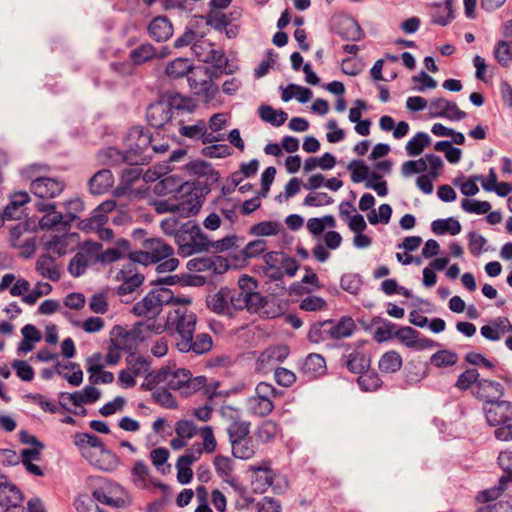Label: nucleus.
Wrapping results in <instances>:
<instances>
[{
  "label": "nucleus",
  "mask_w": 512,
  "mask_h": 512,
  "mask_svg": "<svg viewBox=\"0 0 512 512\" xmlns=\"http://www.w3.org/2000/svg\"><path fill=\"white\" fill-rule=\"evenodd\" d=\"M461 206L464 211L478 215L486 214L491 209V205L488 201H478L467 198L462 200Z\"/></svg>",
  "instance_id": "nucleus-59"
},
{
  "label": "nucleus",
  "mask_w": 512,
  "mask_h": 512,
  "mask_svg": "<svg viewBox=\"0 0 512 512\" xmlns=\"http://www.w3.org/2000/svg\"><path fill=\"white\" fill-rule=\"evenodd\" d=\"M101 356L96 355L95 358L88 361L87 371L89 373V381L92 385L110 384L114 381L113 373L105 371L103 365L95 360H100Z\"/></svg>",
  "instance_id": "nucleus-28"
},
{
  "label": "nucleus",
  "mask_w": 512,
  "mask_h": 512,
  "mask_svg": "<svg viewBox=\"0 0 512 512\" xmlns=\"http://www.w3.org/2000/svg\"><path fill=\"white\" fill-rule=\"evenodd\" d=\"M290 353L287 345L279 344L267 347L260 353L255 363V370L258 373L267 374L276 369V366L284 361Z\"/></svg>",
  "instance_id": "nucleus-12"
},
{
  "label": "nucleus",
  "mask_w": 512,
  "mask_h": 512,
  "mask_svg": "<svg viewBox=\"0 0 512 512\" xmlns=\"http://www.w3.org/2000/svg\"><path fill=\"white\" fill-rule=\"evenodd\" d=\"M168 55L167 48H164L159 55H157L155 48L151 44H142L130 53L132 62L136 65L143 64L155 57L163 58Z\"/></svg>",
  "instance_id": "nucleus-32"
},
{
  "label": "nucleus",
  "mask_w": 512,
  "mask_h": 512,
  "mask_svg": "<svg viewBox=\"0 0 512 512\" xmlns=\"http://www.w3.org/2000/svg\"><path fill=\"white\" fill-rule=\"evenodd\" d=\"M171 107L172 110H176L178 112L185 111L191 113L195 110L196 104L193 99L188 97H183L179 94H176L170 98V102L167 103Z\"/></svg>",
  "instance_id": "nucleus-55"
},
{
  "label": "nucleus",
  "mask_w": 512,
  "mask_h": 512,
  "mask_svg": "<svg viewBox=\"0 0 512 512\" xmlns=\"http://www.w3.org/2000/svg\"><path fill=\"white\" fill-rule=\"evenodd\" d=\"M259 117L267 123H270L274 126L283 125L288 115L283 110H276L270 105H261L258 109Z\"/></svg>",
  "instance_id": "nucleus-40"
},
{
  "label": "nucleus",
  "mask_w": 512,
  "mask_h": 512,
  "mask_svg": "<svg viewBox=\"0 0 512 512\" xmlns=\"http://www.w3.org/2000/svg\"><path fill=\"white\" fill-rule=\"evenodd\" d=\"M163 380L166 382L168 388L172 390L185 389L186 392L197 391L206 384V378L196 377L192 378L191 373L187 369H163L160 372Z\"/></svg>",
  "instance_id": "nucleus-10"
},
{
  "label": "nucleus",
  "mask_w": 512,
  "mask_h": 512,
  "mask_svg": "<svg viewBox=\"0 0 512 512\" xmlns=\"http://www.w3.org/2000/svg\"><path fill=\"white\" fill-rule=\"evenodd\" d=\"M115 207L116 204L114 201L103 202L95 210L94 215L91 218L81 221V229L88 232L94 230L95 227H100L104 225L108 220L107 213L113 211Z\"/></svg>",
  "instance_id": "nucleus-27"
},
{
  "label": "nucleus",
  "mask_w": 512,
  "mask_h": 512,
  "mask_svg": "<svg viewBox=\"0 0 512 512\" xmlns=\"http://www.w3.org/2000/svg\"><path fill=\"white\" fill-rule=\"evenodd\" d=\"M502 386L500 383L482 379L474 386L473 394L475 397L486 400L489 404L502 395Z\"/></svg>",
  "instance_id": "nucleus-26"
},
{
  "label": "nucleus",
  "mask_w": 512,
  "mask_h": 512,
  "mask_svg": "<svg viewBox=\"0 0 512 512\" xmlns=\"http://www.w3.org/2000/svg\"><path fill=\"white\" fill-rule=\"evenodd\" d=\"M75 238V234L53 236L50 240L46 242L45 246L46 249L51 253L56 254L58 256H62L68 251L69 245L72 242H74Z\"/></svg>",
  "instance_id": "nucleus-39"
},
{
  "label": "nucleus",
  "mask_w": 512,
  "mask_h": 512,
  "mask_svg": "<svg viewBox=\"0 0 512 512\" xmlns=\"http://www.w3.org/2000/svg\"><path fill=\"white\" fill-rule=\"evenodd\" d=\"M191 49L197 59L204 63L218 62L223 56L221 51L214 49L213 44L203 37L197 39Z\"/></svg>",
  "instance_id": "nucleus-24"
},
{
  "label": "nucleus",
  "mask_w": 512,
  "mask_h": 512,
  "mask_svg": "<svg viewBox=\"0 0 512 512\" xmlns=\"http://www.w3.org/2000/svg\"><path fill=\"white\" fill-rule=\"evenodd\" d=\"M302 371L309 377L324 374L326 371V362L324 357L316 353L309 354L303 363Z\"/></svg>",
  "instance_id": "nucleus-36"
},
{
  "label": "nucleus",
  "mask_w": 512,
  "mask_h": 512,
  "mask_svg": "<svg viewBox=\"0 0 512 512\" xmlns=\"http://www.w3.org/2000/svg\"><path fill=\"white\" fill-rule=\"evenodd\" d=\"M23 499L22 492L5 476H0V506L8 509L12 505L22 504Z\"/></svg>",
  "instance_id": "nucleus-23"
},
{
  "label": "nucleus",
  "mask_w": 512,
  "mask_h": 512,
  "mask_svg": "<svg viewBox=\"0 0 512 512\" xmlns=\"http://www.w3.org/2000/svg\"><path fill=\"white\" fill-rule=\"evenodd\" d=\"M494 56L501 66L508 67L512 61V50L508 42L499 41L494 50Z\"/></svg>",
  "instance_id": "nucleus-58"
},
{
  "label": "nucleus",
  "mask_w": 512,
  "mask_h": 512,
  "mask_svg": "<svg viewBox=\"0 0 512 512\" xmlns=\"http://www.w3.org/2000/svg\"><path fill=\"white\" fill-rule=\"evenodd\" d=\"M281 396L272 384L260 382L255 388V395L247 399V409L250 414L265 417L274 410V400Z\"/></svg>",
  "instance_id": "nucleus-9"
},
{
  "label": "nucleus",
  "mask_w": 512,
  "mask_h": 512,
  "mask_svg": "<svg viewBox=\"0 0 512 512\" xmlns=\"http://www.w3.org/2000/svg\"><path fill=\"white\" fill-rule=\"evenodd\" d=\"M479 381V372L477 369L470 368L465 370L460 376L458 377L455 387L461 391H466L470 388H474L475 385H477V382Z\"/></svg>",
  "instance_id": "nucleus-53"
},
{
  "label": "nucleus",
  "mask_w": 512,
  "mask_h": 512,
  "mask_svg": "<svg viewBox=\"0 0 512 512\" xmlns=\"http://www.w3.org/2000/svg\"><path fill=\"white\" fill-rule=\"evenodd\" d=\"M115 279L121 282L117 293L123 296L134 292L140 287L144 281V276L137 272L136 262L130 260L117 272Z\"/></svg>",
  "instance_id": "nucleus-14"
},
{
  "label": "nucleus",
  "mask_w": 512,
  "mask_h": 512,
  "mask_svg": "<svg viewBox=\"0 0 512 512\" xmlns=\"http://www.w3.org/2000/svg\"><path fill=\"white\" fill-rule=\"evenodd\" d=\"M250 426L251 423L248 421H233L228 428L230 442L250 437Z\"/></svg>",
  "instance_id": "nucleus-52"
},
{
  "label": "nucleus",
  "mask_w": 512,
  "mask_h": 512,
  "mask_svg": "<svg viewBox=\"0 0 512 512\" xmlns=\"http://www.w3.org/2000/svg\"><path fill=\"white\" fill-rule=\"evenodd\" d=\"M58 373L74 386H79L83 381V372L75 363L58 365Z\"/></svg>",
  "instance_id": "nucleus-46"
},
{
  "label": "nucleus",
  "mask_w": 512,
  "mask_h": 512,
  "mask_svg": "<svg viewBox=\"0 0 512 512\" xmlns=\"http://www.w3.org/2000/svg\"><path fill=\"white\" fill-rule=\"evenodd\" d=\"M232 454L234 457L247 460L251 459L255 455V445L252 437L239 439L231 443Z\"/></svg>",
  "instance_id": "nucleus-41"
},
{
  "label": "nucleus",
  "mask_w": 512,
  "mask_h": 512,
  "mask_svg": "<svg viewBox=\"0 0 512 512\" xmlns=\"http://www.w3.org/2000/svg\"><path fill=\"white\" fill-rule=\"evenodd\" d=\"M29 195L26 192H17L11 196L10 203L5 208L7 220L19 219L22 214L21 208L28 203Z\"/></svg>",
  "instance_id": "nucleus-38"
},
{
  "label": "nucleus",
  "mask_w": 512,
  "mask_h": 512,
  "mask_svg": "<svg viewBox=\"0 0 512 512\" xmlns=\"http://www.w3.org/2000/svg\"><path fill=\"white\" fill-rule=\"evenodd\" d=\"M348 170L351 172V180L354 183L363 182L369 176V167L360 160L351 161Z\"/></svg>",
  "instance_id": "nucleus-56"
},
{
  "label": "nucleus",
  "mask_w": 512,
  "mask_h": 512,
  "mask_svg": "<svg viewBox=\"0 0 512 512\" xmlns=\"http://www.w3.org/2000/svg\"><path fill=\"white\" fill-rule=\"evenodd\" d=\"M35 270L41 277L53 282H57L61 278V271L55 258L47 254L38 257L35 263Z\"/></svg>",
  "instance_id": "nucleus-25"
},
{
  "label": "nucleus",
  "mask_w": 512,
  "mask_h": 512,
  "mask_svg": "<svg viewBox=\"0 0 512 512\" xmlns=\"http://www.w3.org/2000/svg\"><path fill=\"white\" fill-rule=\"evenodd\" d=\"M429 116L432 118L445 117L453 121L462 120L466 113L455 102L445 98L433 99L428 105Z\"/></svg>",
  "instance_id": "nucleus-16"
},
{
  "label": "nucleus",
  "mask_w": 512,
  "mask_h": 512,
  "mask_svg": "<svg viewBox=\"0 0 512 512\" xmlns=\"http://www.w3.org/2000/svg\"><path fill=\"white\" fill-rule=\"evenodd\" d=\"M203 453L198 446H191L186 448L185 453L177 459V480L181 484H187L192 480L193 471L191 465L198 461Z\"/></svg>",
  "instance_id": "nucleus-17"
},
{
  "label": "nucleus",
  "mask_w": 512,
  "mask_h": 512,
  "mask_svg": "<svg viewBox=\"0 0 512 512\" xmlns=\"http://www.w3.org/2000/svg\"><path fill=\"white\" fill-rule=\"evenodd\" d=\"M402 365L403 359L400 353L395 350H389L380 357L378 368L383 374H392L399 371Z\"/></svg>",
  "instance_id": "nucleus-31"
},
{
  "label": "nucleus",
  "mask_w": 512,
  "mask_h": 512,
  "mask_svg": "<svg viewBox=\"0 0 512 512\" xmlns=\"http://www.w3.org/2000/svg\"><path fill=\"white\" fill-rule=\"evenodd\" d=\"M118 489H119L118 486H108L106 488L102 487V488L95 490L94 496L101 503H104V504H107L110 506H114V507H119V506H121V504H123V502H124L123 499L121 497L111 495L113 491H116Z\"/></svg>",
  "instance_id": "nucleus-51"
},
{
  "label": "nucleus",
  "mask_w": 512,
  "mask_h": 512,
  "mask_svg": "<svg viewBox=\"0 0 512 512\" xmlns=\"http://www.w3.org/2000/svg\"><path fill=\"white\" fill-rule=\"evenodd\" d=\"M346 367L349 371L362 375L370 367V357L362 351L355 350L346 356Z\"/></svg>",
  "instance_id": "nucleus-33"
},
{
  "label": "nucleus",
  "mask_w": 512,
  "mask_h": 512,
  "mask_svg": "<svg viewBox=\"0 0 512 512\" xmlns=\"http://www.w3.org/2000/svg\"><path fill=\"white\" fill-rule=\"evenodd\" d=\"M87 440L88 452L85 453V457H87L92 464L102 470H110L115 467L116 462L114 455L105 449L99 437L89 434V439Z\"/></svg>",
  "instance_id": "nucleus-11"
},
{
  "label": "nucleus",
  "mask_w": 512,
  "mask_h": 512,
  "mask_svg": "<svg viewBox=\"0 0 512 512\" xmlns=\"http://www.w3.org/2000/svg\"><path fill=\"white\" fill-rule=\"evenodd\" d=\"M173 253L172 246L161 239L151 238L143 242V250L130 254V260L146 266L164 260L158 265V272H172L179 265L178 259L172 257Z\"/></svg>",
  "instance_id": "nucleus-4"
},
{
  "label": "nucleus",
  "mask_w": 512,
  "mask_h": 512,
  "mask_svg": "<svg viewBox=\"0 0 512 512\" xmlns=\"http://www.w3.org/2000/svg\"><path fill=\"white\" fill-rule=\"evenodd\" d=\"M419 332L411 327H402L395 331L396 337L403 345L414 350L432 349L437 343L429 338H419Z\"/></svg>",
  "instance_id": "nucleus-18"
},
{
  "label": "nucleus",
  "mask_w": 512,
  "mask_h": 512,
  "mask_svg": "<svg viewBox=\"0 0 512 512\" xmlns=\"http://www.w3.org/2000/svg\"><path fill=\"white\" fill-rule=\"evenodd\" d=\"M193 334L194 333H191L186 339L179 340L177 342L176 345L179 351L188 352L192 350L197 354H203L210 351L213 345L211 336L209 334L202 333L197 335L195 340H193Z\"/></svg>",
  "instance_id": "nucleus-20"
},
{
  "label": "nucleus",
  "mask_w": 512,
  "mask_h": 512,
  "mask_svg": "<svg viewBox=\"0 0 512 512\" xmlns=\"http://www.w3.org/2000/svg\"><path fill=\"white\" fill-rule=\"evenodd\" d=\"M257 288L255 278L242 275L238 279L237 288L221 287L207 298V306L214 313L227 317H234L244 309L256 313L266 303Z\"/></svg>",
  "instance_id": "nucleus-1"
},
{
  "label": "nucleus",
  "mask_w": 512,
  "mask_h": 512,
  "mask_svg": "<svg viewBox=\"0 0 512 512\" xmlns=\"http://www.w3.org/2000/svg\"><path fill=\"white\" fill-rule=\"evenodd\" d=\"M202 70L194 71L192 63L187 58H177L169 62L165 68V74L171 79L182 78L188 74V81L191 88L194 89L195 94L204 95L207 98L213 97L217 91V87L212 83V80L205 74L206 78L202 82H197L194 76L201 73Z\"/></svg>",
  "instance_id": "nucleus-6"
},
{
  "label": "nucleus",
  "mask_w": 512,
  "mask_h": 512,
  "mask_svg": "<svg viewBox=\"0 0 512 512\" xmlns=\"http://www.w3.org/2000/svg\"><path fill=\"white\" fill-rule=\"evenodd\" d=\"M263 260L265 263L264 274L272 280H281V253L276 251L267 252L264 254Z\"/></svg>",
  "instance_id": "nucleus-34"
},
{
  "label": "nucleus",
  "mask_w": 512,
  "mask_h": 512,
  "mask_svg": "<svg viewBox=\"0 0 512 512\" xmlns=\"http://www.w3.org/2000/svg\"><path fill=\"white\" fill-rule=\"evenodd\" d=\"M267 250V241L264 239H256L246 244L240 252L244 260L256 258Z\"/></svg>",
  "instance_id": "nucleus-54"
},
{
  "label": "nucleus",
  "mask_w": 512,
  "mask_h": 512,
  "mask_svg": "<svg viewBox=\"0 0 512 512\" xmlns=\"http://www.w3.org/2000/svg\"><path fill=\"white\" fill-rule=\"evenodd\" d=\"M332 197L325 192H311L304 199V205L309 207H321L331 204Z\"/></svg>",
  "instance_id": "nucleus-62"
},
{
  "label": "nucleus",
  "mask_w": 512,
  "mask_h": 512,
  "mask_svg": "<svg viewBox=\"0 0 512 512\" xmlns=\"http://www.w3.org/2000/svg\"><path fill=\"white\" fill-rule=\"evenodd\" d=\"M431 144L428 134L418 132L406 144V153L410 157H416L423 153L425 148Z\"/></svg>",
  "instance_id": "nucleus-42"
},
{
  "label": "nucleus",
  "mask_w": 512,
  "mask_h": 512,
  "mask_svg": "<svg viewBox=\"0 0 512 512\" xmlns=\"http://www.w3.org/2000/svg\"><path fill=\"white\" fill-rule=\"evenodd\" d=\"M251 488L255 493H264L274 482L276 473L270 461L250 465Z\"/></svg>",
  "instance_id": "nucleus-13"
},
{
  "label": "nucleus",
  "mask_w": 512,
  "mask_h": 512,
  "mask_svg": "<svg viewBox=\"0 0 512 512\" xmlns=\"http://www.w3.org/2000/svg\"><path fill=\"white\" fill-rule=\"evenodd\" d=\"M40 211L47 212L40 220L39 226L42 230H48L54 226L61 224L62 215L55 211L54 204H45L39 207Z\"/></svg>",
  "instance_id": "nucleus-44"
},
{
  "label": "nucleus",
  "mask_w": 512,
  "mask_h": 512,
  "mask_svg": "<svg viewBox=\"0 0 512 512\" xmlns=\"http://www.w3.org/2000/svg\"><path fill=\"white\" fill-rule=\"evenodd\" d=\"M486 419L491 426H501L512 422V403L496 401L486 408Z\"/></svg>",
  "instance_id": "nucleus-19"
},
{
  "label": "nucleus",
  "mask_w": 512,
  "mask_h": 512,
  "mask_svg": "<svg viewBox=\"0 0 512 512\" xmlns=\"http://www.w3.org/2000/svg\"><path fill=\"white\" fill-rule=\"evenodd\" d=\"M9 243L24 256H30L35 251V237L27 223H18L10 230Z\"/></svg>",
  "instance_id": "nucleus-15"
},
{
  "label": "nucleus",
  "mask_w": 512,
  "mask_h": 512,
  "mask_svg": "<svg viewBox=\"0 0 512 512\" xmlns=\"http://www.w3.org/2000/svg\"><path fill=\"white\" fill-rule=\"evenodd\" d=\"M173 301H175L174 293L168 288L160 287L150 291L132 308V312L136 316L148 318L145 322L137 323L132 330V334L143 341L153 333H162L164 326L162 323H158L155 317L160 314L164 305L171 306Z\"/></svg>",
  "instance_id": "nucleus-2"
},
{
  "label": "nucleus",
  "mask_w": 512,
  "mask_h": 512,
  "mask_svg": "<svg viewBox=\"0 0 512 512\" xmlns=\"http://www.w3.org/2000/svg\"><path fill=\"white\" fill-rule=\"evenodd\" d=\"M355 328V322L351 317H343L338 322L327 320L314 325L309 331L308 337L315 343L327 339H342L349 337Z\"/></svg>",
  "instance_id": "nucleus-8"
},
{
  "label": "nucleus",
  "mask_w": 512,
  "mask_h": 512,
  "mask_svg": "<svg viewBox=\"0 0 512 512\" xmlns=\"http://www.w3.org/2000/svg\"><path fill=\"white\" fill-rule=\"evenodd\" d=\"M476 512H512V497H505L497 503L479 508Z\"/></svg>",
  "instance_id": "nucleus-64"
},
{
  "label": "nucleus",
  "mask_w": 512,
  "mask_h": 512,
  "mask_svg": "<svg viewBox=\"0 0 512 512\" xmlns=\"http://www.w3.org/2000/svg\"><path fill=\"white\" fill-rule=\"evenodd\" d=\"M458 356L456 353L448 350H440L432 355L431 363L435 367H446L456 364Z\"/></svg>",
  "instance_id": "nucleus-57"
},
{
  "label": "nucleus",
  "mask_w": 512,
  "mask_h": 512,
  "mask_svg": "<svg viewBox=\"0 0 512 512\" xmlns=\"http://www.w3.org/2000/svg\"><path fill=\"white\" fill-rule=\"evenodd\" d=\"M280 435L278 424L272 420L263 421L255 432L256 441L262 444H268Z\"/></svg>",
  "instance_id": "nucleus-35"
},
{
  "label": "nucleus",
  "mask_w": 512,
  "mask_h": 512,
  "mask_svg": "<svg viewBox=\"0 0 512 512\" xmlns=\"http://www.w3.org/2000/svg\"><path fill=\"white\" fill-rule=\"evenodd\" d=\"M127 367L136 377L144 376L149 371V362L141 356L132 355Z\"/></svg>",
  "instance_id": "nucleus-61"
},
{
  "label": "nucleus",
  "mask_w": 512,
  "mask_h": 512,
  "mask_svg": "<svg viewBox=\"0 0 512 512\" xmlns=\"http://www.w3.org/2000/svg\"><path fill=\"white\" fill-rule=\"evenodd\" d=\"M147 121L154 128H162L172 118L171 107L163 101L151 104L147 109Z\"/></svg>",
  "instance_id": "nucleus-21"
},
{
  "label": "nucleus",
  "mask_w": 512,
  "mask_h": 512,
  "mask_svg": "<svg viewBox=\"0 0 512 512\" xmlns=\"http://www.w3.org/2000/svg\"><path fill=\"white\" fill-rule=\"evenodd\" d=\"M508 483H512L508 480V477H501L498 486L480 492L476 500L480 503H486L497 499L506 490Z\"/></svg>",
  "instance_id": "nucleus-48"
},
{
  "label": "nucleus",
  "mask_w": 512,
  "mask_h": 512,
  "mask_svg": "<svg viewBox=\"0 0 512 512\" xmlns=\"http://www.w3.org/2000/svg\"><path fill=\"white\" fill-rule=\"evenodd\" d=\"M148 32L155 41H166L173 34V26L166 17L159 16L150 22Z\"/></svg>",
  "instance_id": "nucleus-29"
},
{
  "label": "nucleus",
  "mask_w": 512,
  "mask_h": 512,
  "mask_svg": "<svg viewBox=\"0 0 512 512\" xmlns=\"http://www.w3.org/2000/svg\"><path fill=\"white\" fill-rule=\"evenodd\" d=\"M100 397L101 391L94 387V385L86 386L81 391L68 394V399L76 407L93 404L98 401Z\"/></svg>",
  "instance_id": "nucleus-30"
},
{
  "label": "nucleus",
  "mask_w": 512,
  "mask_h": 512,
  "mask_svg": "<svg viewBox=\"0 0 512 512\" xmlns=\"http://www.w3.org/2000/svg\"><path fill=\"white\" fill-rule=\"evenodd\" d=\"M179 134L190 139H200L207 133V126L204 120H198L194 125H183L181 122Z\"/></svg>",
  "instance_id": "nucleus-50"
},
{
  "label": "nucleus",
  "mask_w": 512,
  "mask_h": 512,
  "mask_svg": "<svg viewBox=\"0 0 512 512\" xmlns=\"http://www.w3.org/2000/svg\"><path fill=\"white\" fill-rule=\"evenodd\" d=\"M51 291L52 286L49 283L38 282L34 289L23 298V301L26 304L33 305L40 297L48 295Z\"/></svg>",
  "instance_id": "nucleus-60"
},
{
  "label": "nucleus",
  "mask_w": 512,
  "mask_h": 512,
  "mask_svg": "<svg viewBox=\"0 0 512 512\" xmlns=\"http://www.w3.org/2000/svg\"><path fill=\"white\" fill-rule=\"evenodd\" d=\"M191 299L188 297H176L168 311L164 328L174 329L184 340L194 333L196 326V315L190 309Z\"/></svg>",
  "instance_id": "nucleus-5"
},
{
  "label": "nucleus",
  "mask_w": 512,
  "mask_h": 512,
  "mask_svg": "<svg viewBox=\"0 0 512 512\" xmlns=\"http://www.w3.org/2000/svg\"><path fill=\"white\" fill-rule=\"evenodd\" d=\"M312 92L310 89L301 87L295 84L288 85L282 92V99L289 101L292 98H296L300 102H307L311 99Z\"/></svg>",
  "instance_id": "nucleus-49"
},
{
  "label": "nucleus",
  "mask_w": 512,
  "mask_h": 512,
  "mask_svg": "<svg viewBox=\"0 0 512 512\" xmlns=\"http://www.w3.org/2000/svg\"><path fill=\"white\" fill-rule=\"evenodd\" d=\"M175 241L178 254L182 257L207 251L211 245L208 237L196 224L186 223L176 233Z\"/></svg>",
  "instance_id": "nucleus-7"
},
{
  "label": "nucleus",
  "mask_w": 512,
  "mask_h": 512,
  "mask_svg": "<svg viewBox=\"0 0 512 512\" xmlns=\"http://www.w3.org/2000/svg\"><path fill=\"white\" fill-rule=\"evenodd\" d=\"M132 477L133 481L138 486H146L149 480L148 466L142 461H137L132 469Z\"/></svg>",
  "instance_id": "nucleus-63"
},
{
  "label": "nucleus",
  "mask_w": 512,
  "mask_h": 512,
  "mask_svg": "<svg viewBox=\"0 0 512 512\" xmlns=\"http://www.w3.org/2000/svg\"><path fill=\"white\" fill-rule=\"evenodd\" d=\"M431 228L436 235H457L461 231V224L454 218L438 219L432 222Z\"/></svg>",
  "instance_id": "nucleus-43"
},
{
  "label": "nucleus",
  "mask_w": 512,
  "mask_h": 512,
  "mask_svg": "<svg viewBox=\"0 0 512 512\" xmlns=\"http://www.w3.org/2000/svg\"><path fill=\"white\" fill-rule=\"evenodd\" d=\"M281 229L282 225L277 221H263L251 226L249 233L254 236H275Z\"/></svg>",
  "instance_id": "nucleus-47"
},
{
  "label": "nucleus",
  "mask_w": 512,
  "mask_h": 512,
  "mask_svg": "<svg viewBox=\"0 0 512 512\" xmlns=\"http://www.w3.org/2000/svg\"><path fill=\"white\" fill-rule=\"evenodd\" d=\"M114 183L112 173L103 169L98 171L90 180V190L94 194H102L112 187Z\"/></svg>",
  "instance_id": "nucleus-37"
},
{
  "label": "nucleus",
  "mask_w": 512,
  "mask_h": 512,
  "mask_svg": "<svg viewBox=\"0 0 512 512\" xmlns=\"http://www.w3.org/2000/svg\"><path fill=\"white\" fill-rule=\"evenodd\" d=\"M63 184L52 178H38L31 183V191L39 198L50 199L59 195Z\"/></svg>",
  "instance_id": "nucleus-22"
},
{
  "label": "nucleus",
  "mask_w": 512,
  "mask_h": 512,
  "mask_svg": "<svg viewBox=\"0 0 512 512\" xmlns=\"http://www.w3.org/2000/svg\"><path fill=\"white\" fill-rule=\"evenodd\" d=\"M92 259V255L89 251L81 250L71 259L68 270L71 275L78 277L84 273L88 264Z\"/></svg>",
  "instance_id": "nucleus-45"
},
{
  "label": "nucleus",
  "mask_w": 512,
  "mask_h": 512,
  "mask_svg": "<svg viewBox=\"0 0 512 512\" xmlns=\"http://www.w3.org/2000/svg\"><path fill=\"white\" fill-rule=\"evenodd\" d=\"M174 432L175 436L171 438L169 445L175 451L186 448L189 441L196 435H199L202 442H196L192 446H198L201 452L206 454H212L217 449V440L212 426L198 427L191 420L181 419L174 424Z\"/></svg>",
  "instance_id": "nucleus-3"
}]
</instances>
